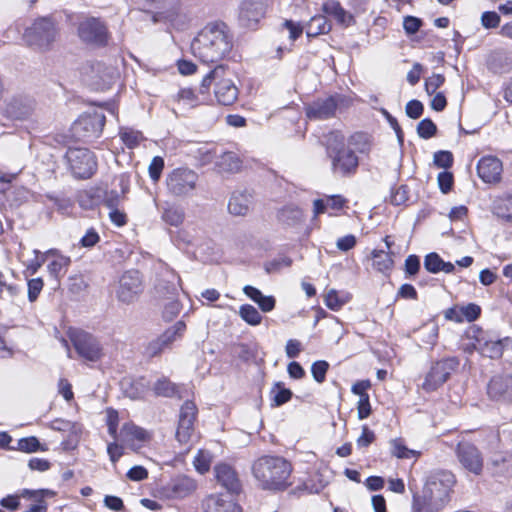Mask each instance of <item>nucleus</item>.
Returning a JSON list of instances; mask_svg holds the SVG:
<instances>
[{
	"mask_svg": "<svg viewBox=\"0 0 512 512\" xmlns=\"http://www.w3.org/2000/svg\"><path fill=\"white\" fill-rule=\"evenodd\" d=\"M455 484L456 478L452 472H431L426 479L423 495L413 498V512H441L449 503Z\"/></svg>",
	"mask_w": 512,
	"mask_h": 512,
	"instance_id": "nucleus-1",
	"label": "nucleus"
},
{
	"mask_svg": "<svg viewBox=\"0 0 512 512\" xmlns=\"http://www.w3.org/2000/svg\"><path fill=\"white\" fill-rule=\"evenodd\" d=\"M231 49V37L223 23L205 26L191 43L192 54L206 64L222 60Z\"/></svg>",
	"mask_w": 512,
	"mask_h": 512,
	"instance_id": "nucleus-2",
	"label": "nucleus"
},
{
	"mask_svg": "<svg viewBox=\"0 0 512 512\" xmlns=\"http://www.w3.org/2000/svg\"><path fill=\"white\" fill-rule=\"evenodd\" d=\"M253 475L263 489L281 490L288 486L291 464L280 456H263L252 466Z\"/></svg>",
	"mask_w": 512,
	"mask_h": 512,
	"instance_id": "nucleus-3",
	"label": "nucleus"
},
{
	"mask_svg": "<svg viewBox=\"0 0 512 512\" xmlns=\"http://www.w3.org/2000/svg\"><path fill=\"white\" fill-rule=\"evenodd\" d=\"M59 36L57 23L51 17H39L25 29L23 39L25 43L40 52L52 49Z\"/></svg>",
	"mask_w": 512,
	"mask_h": 512,
	"instance_id": "nucleus-4",
	"label": "nucleus"
},
{
	"mask_svg": "<svg viewBox=\"0 0 512 512\" xmlns=\"http://www.w3.org/2000/svg\"><path fill=\"white\" fill-rule=\"evenodd\" d=\"M215 81V97L222 105H231L238 98V88L230 78L226 77V70L219 65L210 71L202 80L201 93H207L211 84Z\"/></svg>",
	"mask_w": 512,
	"mask_h": 512,
	"instance_id": "nucleus-5",
	"label": "nucleus"
},
{
	"mask_svg": "<svg viewBox=\"0 0 512 512\" xmlns=\"http://www.w3.org/2000/svg\"><path fill=\"white\" fill-rule=\"evenodd\" d=\"M198 174L189 168H175L165 178L166 190L175 198L191 196L196 189Z\"/></svg>",
	"mask_w": 512,
	"mask_h": 512,
	"instance_id": "nucleus-6",
	"label": "nucleus"
},
{
	"mask_svg": "<svg viewBox=\"0 0 512 512\" xmlns=\"http://www.w3.org/2000/svg\"><path fill=\"white\" fill-rule=\"evenodd\" d=\"M66 160L72 173L79 178L90 177L96 169V160L86 148H70L66 152Z\"/></svg>",
	"mask_w": 512,
	"mask_h": 512,
	"instance_id": "nucleus-7",
	"label": "nucleus"
},
{
	"mask_svg": "<svg viewBox=\"0 0 512 512\" xmlns=\"http://www.w3.org/2000/svg\"><path fill=\"white\" fill-rule=\"evenodd\" d=\"M456 358H448L436 362L427 373L422 387L426 391H434L443 385L449 378L452 371L458 366Z\"/></svg>",
	"mask_w": 512,
	"mask_h": 512,
	"instance_id": "nucleus-8",
	"label": "nucleus"
},
{
	"mask_svg": "<svg viewBox=\"0 0 512 512\" xmlns=\"http://www.w3.org/2000/svg\"><path fill=\"white\" fill-rule=\"evenodd\" d=\"M142 280L138 271L125 272L116 291L117 298L123 303L134 302L142 292Z\"/></svg>",
	"mask_w": 512,
	"mask_h": 512,
	"instance_id": "nucleus-9",
	"label": "nucleus"
},
{
	"mask_svg": "<svg viewBox=\"0 0 512 512\" xmlns=\"http://www.w3.org/2000/svg\"><path fill=\"white\" fill-rule=\"evenodd\" d=\"M456 455L461 466L474 475H480L483 470V456L479 449L471 443H459Z\"/></svg>",
	"mask_w": 512,
	"mask_h": 512,
	"instance_id": "nucleus-10",
	"label": "nucleus"
},
{
	"mask_svg": "<svg viewBox=\"0 0 512 512\" xmlns=\"http://www.w3.org/2000/svg\"><path fill=\"white\" fill-rule=\"evenodd\" d=\"M78 35L83 42L97 45L105 44L108 37L106 26L96 18H87L80 22Z\"/></svg>",
	"mask_w": 512,
	"mask_h": 512,
	"instance_id": "nucleus-11",
	"label": "nucleus"
},
{
	"mask_svg": "<svg viewBox=\"0 0 512 512\" xmlns=\"http://www.w3.org/2000/svg\"><path fill=\"white\" fill-rule=\"evenodd\" d=\"M71 340L78 354L88 360L97 361L102 355L99 342L90 334L78 331L71 335Z\"/></svg>",
	"mask_w": 512,
	"mask_h": 512,
	"instance_id": "nucleus-12",
	"label": "nucleus"
},
{
	"mask_svg": "<svg viewBox=\"0 0 512 512\" xmlns=\"http://www.w3.org/2000/svg\"><path fill=\"white\" fill-rule=\"evenodd\" d=\"M105 125V116L101 112H93L82 116L73 126L78 137H98Z\"/></svg>",
	"mask_w": 512,
	"mask_h": 512,
	"instance_id": "nucleus-13",
	"label": "nucleus"
},
{
	"mask_svg": "<svg viewBox=\"0 0 512 512\" xmlns=\"http://www.w3.org/2000/svg\"><path fill=\"white\" fill-rule=\"evenodd\" d=\"M197 408L191 401H186L180 410L178 427L176 430V439L181 444H186L191 439L194 428L193 424L196 418Z\"/></svg>",
	"mask_w": 512,
	"mask_h": 512,
	"instance_id": "nucleus-14",
	"label": "nucleus"
},
{
	"mask_svg": "<svg viewBox=\"0 0 512 512\" xmlns=\"http://www.w3.org/2000/svg\"><path fill=\"white\" fill-rule=\"evenodd\" d=\"M185 330V322L182 320L177 321L174 325L165 330L158 339L150 343L148 347L150 354L155 356L165 348L170 347L175 341L182 338Z\"/></svg>",
	"mask_w": 512,
	"mask_h": 512,
	"instance_id": "nucleus-15",
	"label": "nucleus"
},
{
	"mask_svg": "<svg viewBox=\"0 0 512 512\" xmlns=\"http://www.w3.org/2000/svg\"><path fill=\"white\" fill-rule=\"evenodd\" d=\"M121 440L132 450L137 451L151 440V433L133 423L124 424L121 428Z\"/></svg>",
	"mask_w": 512,
	"mask_h": 512,
	"instance_id": "nucleus-16",
	"label": "nucleus"
},
{
	"mask_svg": "<svg viewBox=\"0 0 512 512\" xmlns=\"http://www.w3.org/2000/svg\"><path fill=\"white\" fill-rule=\"evenodd\" d=\"M502 172V162L496 156H484L478 161L477 174L485 183H498Z\"/></svg>",
	"mask_w": 512,
	"mask_h": 512,
	"instance_id": "nucleus-17",
	"label": "nucleus"
},
{
	"mask_svg": "<svg viewBox=\"0 0 512 512\" xmlns=\"http://www.w3.org/2000/svg\"><path fill=\"white\" fill-rule=\"evenodd\" d=\"M44 260L47 262V271L51 278L57 282L66 274L71 259L63 255L57 249H50L44 252Z\"/></svg>",
	"mask_w": 512,
	"mask_h": 512,
	"instance_id": "nucleus-18",
	"label": "nucleus"
},
{
	"mask_svg": "<svg viewBox=\"0 0 512 512\" xmlns=\"http://www.w3.org/2000/svg\"><path fill=\"white\" fill-rule=\"evenodd\" d=\"M266 11L265 5L261 0L245 1L240 10V22L244 27L255 28Z\"/></svg>",
	"mask_w": 512,
	"mask_h": 512,
	"instance_id": "nucleus-19",
	"label": "nucleus"
},
{
	"mask_svg": "<svg viewBox=\"0 0 512 512\" xmlns=\"http://www.w3.org/2000/svg\"><path fill=\"white\" fill-rule=\"evenodd\" d=\"M332 167L336 173L341 175L352 174L358 167V158L352 149L347 146L343 147L332 156Z\"/></svg>",
	"mask_w": 512,
	"mask_h": 512,
	"instance_id": "nucleus-20",
	"label": "nucleus"
},
{
	"mask_svg": "<svg viewBox=\"0 0 512 512\" xmlns=\"http://www.w3.org/2000/svg\"><path fill=\"white\" fill-rule=\"evenodd\" d=\"M205 512H241L240 507L227 494L209 495L203 502Z\"/></svg>",
	"mask_w": 512,
	"mask_h": 512,
	"instance_id": "nucleus-21",
	"label": "nucleus"
},
{
	"mask_svg": "<svg viewBox=\"0 0 512 512\" xmlns=\"http://www.w3.org/2000/svg\"><path fill=\"white\" fill-rule=\"evenodd\" d=\"M215 478L217 482L230 492H238L241 484L235 469L227 464L220 463L214 467Z\"/></svg>",
	"mask_w": 512,
	"mask_h": 512,
	"instance_id": "nucleus-22",
	"label": "nucleus"
},
{
	"mask_svg": "<svg viewBox=\"0 0 512 512\" xmlns=\"http://www.w3.org/2000/svg\"><path fill=\"white\" fill-rule=\"evenodd\" d=\"M477 342L480 353L491 359L500 358L504 350L512 346V338L510 337L503 339H478Z\"/></svg>",
	"mask_w": 512,
	"mask_h": 512,
	"instance_id": "nucleus-23",
	"label": "nucleus"
},
{
	"mask_svg": "<svg viewBox=\"0 0 512 512\" xmlns=\"http://www.w3.org/2000/svg\"><path fill=\"white\" fill-rule=\"evenodd\" d=\"M252 204V195L247 191L234 192L228 203V210L235 216H245Z\"/></svg>",
	"mask_w": 512,
	"mask_h": 512,
	"instance_id": "nucleus-24",
	"label": "nucleus"
},
{
	"mask_svg": "<svg viewBox=\"0 0 512 512\" xmlns=\"http://www.w3.org/2000/svg\"><path fill=\"white\" fill-rule=\"evenodd\" d=\"M196 488L195 480L187 476H179L168 484V490L176 498H185L192 494Z\"/></svg>",
	"mask_w": 512,
	"mask_h": 512,
	"instance_id": "nucleus-25",
	"label": "nucleus"
},
{
	"mask_svg": "<svg viewBox=\"0 0 512 512\" xmlns=\"http://www.w3.org/2000/svg\"><path fill=\"white\" fill-rule=\"evenodd\" d=\"M336 110V102L333 98L318 100L307 108V116L310 119H326Z\"/></svg>",
	"mask_w": 512,
	"mask_h": 512,
	"instance_id": "nucleus-26",
	"label": "nucleus"
},
{
	"mask_svg": "<svg viewBox=\"0 0 512 512\" xmlns=\"http://www.w3.org/2000/svg\"><path fill=\"white\" fill-rule=\"evenodd\" d=\"M322 10L325 14L334 17L335 20L342 26L347 27L354 22V17L349 12H347L337 1H326L323 4Z\"/></svg>",
	"mask_w": 512,
	"mask_h": 512,
	"instance_id": "nucleus-27",
	"label": "nucleus"
},
{
	"mask_svg": "<svg viewBox=\"0 0 512 512\" xmlns=\"http://www.w3.org/2000/svg\"><path fill=\"white\" fill-rule=\"evenodd\" d=\"M424 267L431 273H438L440 271L452 273L455 269L451 262H445L437 253H430L425 256Z\"/></svg>",
	"mask_w": 512,
	"mask_h": 512,
	"instance_id": "nucleus-28",
	"label": "nucleus"
},
{
	"mask_svg": "<svg viewBox=\"0 0 512 512\" xmlns=\"http://www.w3.org/2000/svg\"><path fill=\"white\" fill-rule=\"evenodd\" d=\"M220 172L236 173L239 172L242 166V161L234 152L223 153L216 162Z\"/></svg>",
	"mask_w": 512,
	"mask_h": 512,
	"instance_id": "nucleus-29",
	"label": "nucleus"
},
{
	"mask_svg": "<svg viewBox=\"0 0 512 512\" xmlns=\"http://www.w3.org/2000/svg\"><path fill=\"white\" fill-rule=\"evenodd\" d=\"M330 30V23L327 21L326 17L322 15L312 17L306 25V33L308 37L325 34Z\"/></svg>",
	"mask_w": 512,
	"mask_h": 512,
	"instance_id": "nucleus-30",
	"label": "nucleus"
},
{
	"mask_svg": "<svg viewBox=\"0 0 512 512\" xmlns=\"http://www.w3.org/2000/svg\"><path fill=\"white\" fill-rule=\"evenodd\" d=\"M350 298L349 293H339L335 289H330L324 295V303L330 310L338 311L350 300Z\"/></svg>",
	"mask_w": 512,
	"mask_h": 512,
	"instance_id": "nucleus-31",
	"label": "nucleus"
},
{
	"mask_svg": "<svg viewBox=\"0 0 512 512\" xmlns=\"http://www.w3.org/2000/svg\"><path fill=\"white\" fill-rule=\"evenodd\" d=\"M373 267L381 273H386L393 268L394 261L389 251L373 250L372 253Z\"/></svg>",
	"mask_w": 512,
	"mask_h": 512,
	"instance_id": "nucleus-32",
	"label": "nucleus"
},
{
	"mask_svg": "<svg viewBox=\"0 0 512 512\" xmlns=\"http://www.w3.org/2000/svg\"><path fill=\"white\" fill-rule=\"evenodd\" d=\"M347 147L352 149L354 153L366 154L371 148L370 137L364 133H355L350 136Z\"/></svg>",
	"mask_w": 512,
	"mask_h": 512,
	"instance_id": "nucleus-33",
	"label": "nucleus"
},
{
	"mask_svg": "<svg viewBox=\"0 0 512 512\" xmlns=\"http://www.w3.org/2000/svg\"><path fill=\"white\" fill-rule=\"evenodd\" d=\"M391 453L399 459H409L419 457L420 452L407 448L401 438H395L390 441Z\"/></svg>",
	"mask_w": 512,
	"mask_h": 512,
	"instance_id": "nucleus-34",
	"label": "nucleus"
},
{
	"mask_svg": "<svg viewBox=\"0 0 512 512\" xmlns=\"http://www.w3.org/2000/svg\"><path fill=\"white\" fill-rule=\"evenodd\" d=\"M119 136L125 146L129 149L137 147L144 140V137L140 131L129 127L120 128Z\"/></svg>",
	"mask_w": 512,
	"mask_h": 512,
	"instance_id": "nucleus-35",
	"label": "nucleus"
},
{
	"mask_svg": "<svg viewBox=\"0 0 512 512\" xmlns=\"http://www.w3.org/2000/svg\"><path fill=\"white\" fill-rule=\"evenodd\" d=\"M507 376H495L488 384V394L492 398L507 397Z\"/></svg>",
	"mask_w": 512,
	"mask_h": 512,
	"instance_id": "nucleus-36",
	"label": "nucleus"
},
{
	"mask_svg": "<svg viewBox=\"0 0 512 512\" xmlns=\"http://www.w3.org/2000/svg\"><path fill=\"white\" fill-rule=\"evenodd\" d=\"M17 449L25 453L47 451V447L39 442L35 436L21 438L17 442Z\"/></svg>",
	"mask_w": 512,
	"mask_h": 512,
	"instance_id": "nucleus-37",
	"label": "nucleus"
},
{
	"mask_svg": "<svg viewBox=\"0 0 512 512\" xmlns=\"http://www.w3.org/2000/svg\"><path fill=\"white\" fill-rule=\"evenodd\" d=\"M239 315L243 321L252 326H257L262 321V316L258 310L249 304L240 306Z\"/></svg>",
	"mask_w": 512,
	"mask_h": 512,
	"instance_id": "nucleus-38",
	"label": "nucleus"
},
{
	"mask_svg": "<svg viewBox=\"0 0 512 512\" xmlns=\"http://www.w3.org/2000/svg\"><path fill=\"white\" fill-rule=\"evenodd\" d=\"M50 427L55 431L69 432L75 437H78L82 431L81 425L64 419L53 420Z\"/></svg>",
	"mask_w": 512,
	"mask_h": 512,
	"instance_id": "nucleus-39",
	"label": "nucleus"
},
{
	"mask_svg": "<svg viewBox=\"0 0 512 512\" xmlns=\"http://www.w3.org/2000/svg\"><path fill=\"white\" fill-rule=\"evenodd\" d=\"M162 219L171 226H179L184 220V212L182 209L170 206L163 211Z\"/></svg>",
	"mask_w": 512,
	"mask_h": 512,
	"instance_id": "nucleus-40",
	"label": "nucleus"
},
{
	"mask_svg": "<svg viewBox=\"0 0 512 512\" xmlns=\"http://www.w3.org/2000/svg\"><path fill=\"white\" fill-rule=\"evenodd\" d=\"M213 456L209 451L199 450L194 458V467L200 474L209 471Z\"/></svg>",
	"mask_w": 512,
	"mask_h": 512,
	"instance_id": "nucleus-41",
	"label": "nucleus"
},
{
	"mask_svg": "<svg viewBox=\"0 0 512 512\" xmlns=\"http://www.w3.org/2000/svg\"><path fill=\"white\" fill-rule=\"evenodd\" d=\"M175 100L187 108L195 107L198 104L197 96L190 88L180 89L175 96Z\"/></svg>",
	"mask_w": 512,
	"mask_h": 512,
	"instance_id": "nucleus-42",
	"label": "nucleus"
},
{
	"mask_svg": "<svg viewBox=\"0 0 512 512\" xmlns=\"http://www.w3.org/2000/svg\"><path fill=\"white\" fill-rule=\"evenodd\" d=\"M156 395L171 397L177 394V387L169 380L163 378L159 379L153 386Z\"/></svg>",
	"mask_w": 512,
	"mask_h": 512,
	"instance_id": "nucleus-43",
	"label": "nucleus"
},
{
	"mask_svg": "<svg viewBox=\"0 0 512 512\" xmlns=\"http://www.w3.org/2000/svg\"><path fill=\"white\" fill-rule=\"evenodd\" d=\"M437 132V127L431 119H423L417 125V133L423 139L433 137Z\"/></svg>",
	"mask_w": 512,
	"mask_h": 512,
	"instance_id": "nucleus-44",
	"label": "nucleus"
},
{
	"mask_svg": "<svg viewBox=\"0 0 512 512\" xmlns=\"http://www.w3.org/2000/svg\"><path fill=\"white\" fill-rule=\"evenodd\" d=\"M271 393L273 394V402L276 406L288 402L292 397V392L289 389L281 387L280 384H277Z\"/></svg>",
	"mask_w": 512,
	"mask_h": 512,
	"instance_id": "nucleus-45",
	"label": "nucleus"
},
{
	"mask_svg": "<svg viewBox=\"0 0 512 512\" xmlns=\"http://www.w3.org/2000/svg\"><path fill=\"white\" fill-rule=\"evenodd\" d=\"M164 169V160L160 156H155L150 162L148 171L150 178L157 182L160 179L161 173Z\"/></svg>",
	"mask_w": 512,
	"mask_h": 512,
	"instance_id": "nucleus-46",
	"label": "nucleus"
},
{
	"mask_svg": "<svg viewBox=\"0 0 512 512\" xmlns=\"http://www.w3.org/2000/svg\"><path fill=\"white\" fill-rule=\"evenodd\" d=\"M27 285H28V299L30 302H34L38 298L40 292L42 291L44 282H43L42 278L37 277V278L30 279L28 281Z\"/></svg>",
	"mask_w": 512,
	"mask_h": 512,
	"instance_id": "nucleus-47",
	"label": "nucleus"
},
{
	"mask_svg": "<svg viewBox=\"0 0 512 512\" xmlns=\"http://www.w3.org/2000/svg\"><path fill=\"white\" fill-rule=\"evenodd\" d=\"M433 162L439 168H449L453 163V155L449 151H438L434 154Z\"/></svg>",
	"mask_w": 512,
	"mask_h": 512,
	"instance_id": "nucleus-48",
	"label": "nucleus"
},
{
	"mask_svg": "<svg viewBox=\"0 0 512 512\" xmlns=\"http://www.w3.org/2000/svg\"><path fill=\"white\" fill-rule=\"evenodd\" d=\"M33 252L35 254V258L25 264L26 272L30 275L36 274L41 266L46 262V260H44V252L42 253L39 250H34Z\"/></svg>",
	"mask_w": 512,
	"mask_h": 512,
	"instance_id": "nucleus-49",
	"label": "nucleus"
},
{
	"mask_svg": "<svg viewBox=\"0 0 512 512\" xmlns=\"http://www.w3.org/2000/svg\"><path fill=\"white\" fill-rule=\"evenodd\" d=\"M445 78L442 74H433L425 81V90L427 94L433 95L436 90L443 85Z\"/></svg>",
	"mask_w": 512,
	"mask_h": 512,
	"instance_id": "nucleus-50",
	"label": "nucleus"
},
{
	"mask_svg": "<svg viewBox=\"0 0 512 512\" xmlns=\"http://www.w3.org/2000/svg\"><path fill=\"white\" fill-rule=\"evenodd\" d=\"M328 363L325 361H317L313 363L311 372L313 378L318 382L322 383L325 380L326 372L328 370Z\"/></svg>",
	"mask_w": 512,
	"mask_h": 512,
	"instance_id": "nucleus-51",
	"label": "nucleus"
},
{
	"mask_svg": "<svg viewBox=\"0 0 512 512\" xmlns=\"http://www.w3.org/2000/svg\"><path fill=\"white\" fill-rule=\"evenodd\" d=\"M481 24L484 28H496L500 24V16L494 11H486L481 15Z\"/></svg>",
	"mask_w": 512,
	"mask_h": 512,
	"instance_id": "nucleus-52",
	"label": "nucleus"
},
{
	"mask_svg": "<svg viewBox=\"0 0 512 512\" xmlns=\"http://www.w3.org/2000/svg\"><path fill=\"white\" fill-rule=\"evenodd\" d=\"M423 104L418 100H411L406 104V114L412 119L419 118L423 113Z\"/></svg>",
	"mask_w": 512,
	"mask_h": 512,
	"instance_id": "nucleus-53",
	"label": "nucleus"
},
{
	"mask_svg": "<svg viewBox=\"0 0 512 512\" xmlns=\"http://www.w3.org/2000/svg\"><path fill=\"white\" fill-rule=\"evenodd\" d=\"M357 411L358 418L361 420L367 418L370 415L371 406L369 402V395H362V397H359L357 403Z\"/></svg>",
	"mask_w": 512,
	"mask_h": 512,
	"instance_id": "nucleus-54",
	"label": "nucleus"
},
{
	"mask_svg": "<svg viewBox=\"0 0 512 512\" xmlns=\"http://www.w3.org/2000/svg\"><path fill=\"white\" fill-rule=\"evenodd\" d=\"M283 27L288 30L289 39L292 41H295L303 32V26L292 20H286L283 23Z\"/></svg>",
	"mask_w": 512,
	"mask_h": 512,
	"instance_id": "nucleus-55",
	"label": "nucleus"
},
{
	"mask_svg": "<svg viewBox=\"0 0 512 512\" xmlns=\"http://www.w3.org/2000/svg\"><path fill=\"white\" fill-rule=\"evenodd\" d=\"M356 242V237L349 234L339 238L336 242V246L341 251H349L355 247Z\"/></svg>",
	"mask_w": 512,
	"mask_h": 512,
	"instance_id": "nucleus-56",
	"label": "nucleus"
},
{
	"mask_svg": "<svg viewBox=\"0 0 512 512\" xmlns=\"http://www.w3.org/2000/svg\"><path fill=\"white\" fill-rule=\"evenodd\" d=\"M28 466L31 470L44 472L50 469L51 464L46 459L34 457L29 460Z\"/></svg>",
	"mask_w": 512,
	"mask_h": 512,
	"instance_id": "nucleus-57",
	"label": "nucleus"
},
{
	"mask_svg": "<svg viewBox=\"0 0 512 512\" xmlns=\"http://www.w3.org/2000/svg\"><path fill=\"white\" fill-rule=\"evenodd\" d=\"M99 239L98 233L94 229H89L81 238L80 243L83 247L91 248L99 242Z\"/></svg>",
	"mask_w": 512,
	"mask_h": 512,
	"instance_id": "nucleus-58",
	"label": "nucleus"
},
{
	"mask_svg": "<svg viewBox=\"0 0 512 512\" xmlns=\"http://www.w3.org/2000/svg\"><path fill=\"white\" fill-rule=\"evenodd\" d=\"M420 269V260L416 255H409L405 260V271L409 275H415Z\"/></svg>",
	"mask_w": 512,
	"mask_h": 512,
	"instance_id": "nucleus-59",
	"label": "nucleus"
},
{
	"mask_svg": "<svg viewBox=\"0 0 512 512\" xmlns=\"http://www.w3.org/2000/svg\"><path fill=\"white\" fill-rule=\"evenodd\" d=\"M127 477L132 481H142L148 477V471L143 466H134L127 472Z\"/></svg>",
	"mask_w": 512,
	"mask_h": 512,
	"instance_id": "nucleus-60",
	"label": "nucleus"
},
{
	"mask_svg": "<svg viewBox=\"0 0 512 512\" xmlns=\"http://www.w3.org/2000/svg\"><path fill=\"white\" fill-rule=\"evenodd\" d=\"M438 184L443 193L450 191L453 184V176L449 172H441L438 175Z\"/></svg>",
	"mask_w": 512,
	"mask_h": 512,
	"instance_id": "nucleus-61",
	"label": "nucleus"
},
{
	"mask_svg": "<svg viewBox=\"0 0 512 512\" xmlns=\"http://www.w3.org/2000/svg\"><path fill=\"white\" fill-rule=\"evenodd\" d=\"M375 435L367 426L362 428V434L357 439L359 447H367L374 441Z\"/></svg>",
	"mask_w": 512,
	"mask_h": 512,
	"instance_id": "nucleus-62",
	"label": "nucleus"
},
{
	"mask_svg": "<svg viewBox=\"0 0 512 512\" xmlns=\"http://www.w3.org/2000/svg\"><path fill=\"white\" fill-rule=\"evenodd\" d=\"M180 310H181L180 303L178 301H171L165 306L164 311H163V316L167 320H172L174 317H176L180 313Z\"/></svg>",
	"mask_w": 512,
	"mask_h": 512,
	"instance_id": "nucleus-63",
	"label": "nucleus"
},
{
	"mask_svg": "<svg viewBox=\"0 0 512 512\" xmlns=\"http://www.w3.org/2000/svg\"><path fill=\"white\" fill-rule=\"evenodd\" d=\"M123 447L116 442L109 443L107 446V453L112 463H116L123 455Z\"/></svg>",
	"mask_w": 512,
	"mask_h": 512,
	"instance_id": "nucleus-64",
	"label": "nucleus"
}]
</instances>
